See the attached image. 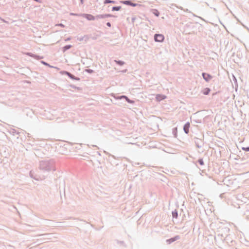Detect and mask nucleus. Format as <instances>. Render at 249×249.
I'll return each mask as SVG.
<instances>
[{
    "mask_svg": "<svg viewBox=\"0 0 249 249\" xmlns=\"http://www.w3.org/2000/svg\"><path fill=\"white\" fill-rule=\"evenodd\" d=\"M39 168L43 171H55V160L53 159L43 160L39 161Z\"/></svg>",
    "mask_w": 249,
    "mask_h": 249,
    "instance_id": "nucleus-1",
    "label": "nucleus"
},
{
    "mask_svg": "<svg viewBox=\"0 0 249 249\" xmlns=\"http://www.w3.org/2000/svg\"><path fill=\"white\" fill-rule=\"evenodd\" d=\"M60 73L63 75H67L72 80H76V81H80V78L78 77H76L74 76L73 74H71V72L66 71H60Z\"/></svg>",
    "mask_w": 249,
    "mask_h": 249,
    "instance_id": "nucleus-2",
    "label": "nucleus"
},
{
    "mask_svg": "<svg viewBox=\"0 0 249 249\" xmlns=\"http://www.w3.org/2000/svg\"><path fill=\"white\" fill-rule=\"evenodd\" d=\"M120 2L121 3H123L124 4L128 5V6H131L132 7H136V6H142L141 4L133 2L132 0H122V1H120Z\"/></svg>",
    "mask_w": 249,
    "mask_h": 249,
    "instance_id": "nucleus-3",
    "label": "nucleus"
},
{
    "mask_svg": "<svg viewBox=\"0 0 249 249\" xmlns=\"http://www.w3.org/2000/svg\"><path fill=\"white\" fill-rule=\"evenodd\" d=\"M194 142L195 143L196 146L197 148H201L204 145V143L203 140L201 139H199L197 137H195L194 138Z\"/></svg>",
    "mask_w": 249,
    "mask_h": 249,
    "instance_id": "nucleus-4",
    "label": "nucleus"
},
{
    "mask_svg": "<svg viewBox=\"0 0 249 249\" xmlns=\"http://www.w3.org/2000/svg\"><path fill=\"white\" fill-rule=\"evenodd\" d=\"M154 40L157 42H162L164 41V36L162 34H156L154 36Z\"/></svg>",
    "mask_w": 249,
    "mask_h": 249,
    "instance_id": "nucleus-5",
    "label": "nucleus"
},
{
    "mask_svg": "<svg viewBox=\"0 0 249 249\" xmlns=\"http://www.w3.org/2000/svg\"><path fill=\"white\" fill-rule=\"evenodd\" d=\"M114 17L116 18V16L110 14H100L97 15L96 16V19H103L107 18H111Z\"/></svg>",
    "mask_w": 249,
    "mask_h": 249,
    "instance_id": "nucleus-6",
    "label": "nucleus"
},
{
    "mask_svg": "<svg viewBox=\"0 0 249 249\" xmlns=\"http://www.w3.org/2000/svg\"><path fill=\"white\" fill-rule=\"evenodd\" d=\"M81 16L88 20H94L96 19V16H94L89 14H81Z\"/></svg>",
    "mask_w": 249,
    "mask_h": 249,
    "instance_id": "nucleus-7",
    "label": "nucleus"
},
{
    "mask_svg": "<svg viewBox=\"0 0 249 249\" xmlns=\"http://www.w3.org/2000/svg\"><path fill=\"white\" fill-rule=\"evenodd\" d=\"M194 27V25L193 23H187L184 26V28H185L184 32H186V34H189L190 33L189 30L193 29Z\"/></svg>",
    "mask_w": 249,
    "mask_h": 249,
    "instance_id": "nucleus-8",
    "label": "nucleus"
},
{
    "mask_svg": "<svg viewBox=\"0 0 249 249\" xmlns=\"http://www.w3.org/2000/svg\"><path fill=\"white\" fill-rule=\"evenodd\" d=\"M202 76L204 80L207 82L213 78V76L210 74L206 72H202Z\"/></svg>",
    "mask_w": 249,
    "mask_h": 249,
    "instance_id": "nucleus-9",
    "label": "nucleus"
},
{
    "mask_svg": "<svg viewBox=\"0 0 249 249\" xmlns=\"http://www.w3.org/2000/svg\"><path fill=\"white\" fill-rule=\"evenodd\" d=\"M26 54L29 56L33 57L36 60H40L43 59L44 57L43 56L38 55L36 54H34L32 53L28 52L26 53Z\"/></svg>",
    "mask_w": 249,
    "mask_h": 249,
    "instance_id": "nucleus-10",
    "label": "nucleus"
},
{
    "mask_svg": "<svg viewBox=\"0 0 249 249\" xmlns=\"http://www.w3.org/2000/svg\"><path fill=\"white\" fill-rule=\"evenodd\" d=\"M179 239H180V236L179 235H176L173 237L167 239L166 242L167 244H170Z\"/></svg>",
    "mask_w": 249,
    "mask_h": 249,
    "instance_id": "nucleus-11",
    "label": "nucleus"
},
{
    "mask_svg": "<svg viewBox=\"0 0 249 249\" xmlns=\"http://www.w3.org/2000/svg\"><path fill=\"white\" fill-rule=\"evenodd\" d=\"M190 126V124L189 122H186L183 126V131L184 133L188 134L189 132V128Z\"/></svg>",
    "mask_w": 249,
    "mask_h": 249,
    "instance_id": "nucleus-12",
    "label": "nucleus"
},
{
    "mask_svg": "<svg viewBox=\"0 0 249 249\" xmlns=\"http://www.w3.org/2000/svg\"><path fill=\"white\" fill-rule=\"evenodd\" d=\"M166 98V96L163 94H158L156 95V99L157 101L160 102Z\"/></svg>",
    "mask_w": 249,
    "mask_h": 249,
    "instance_id": "nucleus-13",
    "label": "nucleus"
},
{
    "mask_svg": "<svg viewBox=\"0 0 249 249\" xmlns=\"http://www.w3.org/2000/svg\"><path fill=\"white\" fill-rule=\"evenodd\" d=\"M210 91L211 89L210 88H206L202 91V92L204 95H207L210 93Z\"/></svg>",
    "mask_w": 249,
    "mask_h": 249,
    "instance_id": "nucleus-14",
    "label": "nucleus"
},
{
    "mask_svg": "<svg viewBox=\"0 0 249 249\" xmlns=\"http://www.w3.org/2000/svg\"><path fill=\"white\" fill-rule=\"evenodd\" d=\"M172 216L173 218L177 219L178 217V212L177 210H175L172 212Z\"/></svg>",
    "mask_w": 249,
    "mask_h": 249,
    "instance_id": "nucleus-15",
    "label": "nucleus"
},
{
    "mask_svg": "<svg viewBox=\"0 0 249 249\" xmlns=\"http://www.w3.org/2000/svg\"><path fill=\"white\" fill-rule=\"evenodd\" d=\"M71 47H72L71 45H66L62 48V51L63 53H64L66 51H67V50H68L69 49H71Z\"/></svg>",
    "mask_w": 249,
    "mask_h": 249,
    "instance_id": "nucleus-16",
    "label": "nucleus"
},
{
    "mask_svg": "<svg viewBox=\"0 0 249 249\" xmlns=\"http://www.w3.org/2000/svg\"><path fill=\"white\" fill-rule=\"evenodd\" d=\"M172 134L175 138H177L178 136V128L177 127H174L172 129Z\"/></svg>",
    "mask_w": 249,
    "mask_h": 249,
    "instance_id": "nucleus-17",
    "label": "nucleus"
},
{
    "mask_svg": "<svg viewBox=\"0 0 249 249\" xmlns=\"http://www.w3.org/2000/svg\"><path fill=\"white\" fill-rule=\"evenodd\" d=\"M152 12L157 17H158L160 16V12L157 9H152Z\"/></svg>",
    "mask_w": 249,
    "mask_h": 249,
    "instance_id": "nucleus-18",
    "label": "nucleus"
},
{
    "mask_svg": "<svg viewBox=\"0 0 249 249\" xmlns=\"http://www.w3.org/2000/svg\"><path fill=\"white\" fill-rule=\"evenodd\" d=\"M114 62L119 66H122L124 64V62L120 60H115Z\"/></svg>",
    "mask_w": 249,
    "mask_h": 249,
    "instance_id": "nucleus-19",
    "label": "nucleus"
},
{
    "mask_svg": "<svg viewBox=\"0 0 249 249\" xmlns=\"http://www.w3.org/2000/svg\"><path fill=\"white\" fill-rule=\"evenodd\" d=\"M122 8V7L121 6H113L112 8V11H118L120 10Z\"/></svg>",
    "mask_w": 249,
    "mask_h": 249,
    "instance_id": "nucleus-20",
    "label": "nucleus"
},
{
    "mask_svg": "<svg viewBox=\"0 0 249 249\" xmlns=\"http://www.w3.org/2000/svg\"><path fill=\"white\" fill-rule=\"evenodd\" d=\"M117 2L115 0H105L104 1V3L105 4H108V3H113V4H115Z\"/></svg>",
    "mask_w": 249,
    "mask_h": 249,
    "instance_id": "nucleus-21",
    "label": "nucleus"
},
{
    "mask_svg": "<svg viewBox=\"0 0 249 249\" xmlns=\"http://www.w3.org/2000/svg\"><path fill=\"white\" fill-rule=\"evenodd\" d=\"M85 38H86V40H89V37L88 36H84L78 37L77 39L80 41H82L84 40Z\"/></svg>",
    "mask_w": 249,
    "mask_h": 249,
    "instance_id": "nucleus-22",
    "label": "nucleus"
},
{
    "mask_svg": "<svg viewBox=\"0 0 249 249\" xmlns=\"http://www.w3.org/2000/svg\"><path fill=\"white\" fill-rule=\"evenodd\" d=\"M125 100L128 103H129V104H133L135 103V101L134 100L130 99L127 96L125 99Z\"/></svg>",
    "mask_w": 249,
    "mask_h": 249,
    "instance_id": "nucleus-23",
    "label": "nucleus"
},
{
    "mask_svg": "<svg viewBox=\"0 0 249 249\" xmlns=\"http://www.w3.org/2000/svg\"><path fill=\"white\" fill-rule=\"evenodd\" d=\"M10 133L13 134V135L19 134V132L15 129H12L10 131Z\"/></svg>",
    "mask_w": 249,
    "mask_h": 249,
    "instance_id": "nucleus-24",
    "label": "nucleus"
},
{
    "mask_svg": "<svg viewBox=\"0 0 249 249\" xmlns=\"http://www.w3.org/2000/svg\"><path fill=\"white\" fill-rule=\"evenodd\" d=\"M40 62H41V64H43V65H45V66H46L49 67H50V68H54V67L51 66L49 63H47V62H45V61H44L41 60V61H40Z\"/></svg>",
    "mask_w": 249,
    "mask_h": 249,
    "instance_id": "nucleus-25",
    "label": "nucleus"
},
{
    "mask_svg": "<svg viewBox=\"0 0 249 249\" xmlns=\"http://www.w3.org/2000/svg\"><path fill=\"white\" fill-rule=\"evenodd\" d=\"M197 162L200 165H203L204 164V162L202 158H199L197 160Z\"/></svg>",
    "mask_w": 249,
    "mask_h": 249,
    "instance_id": "nucleus-26",
    "label": "nucleus"
},
{
    "mask_svg": "<svg viewBox=\"0 0 249 249\" xmlns=\"http://www.w3.org/2000/svg\"><path fill=\"white\" fill-rule=\"evenodd\" d=\"M85 71L90 74L94 72V71L90 69H85Z\"/></svg>",
    "mask_w": 249,
    "mask_h": 249,
    "instance_id": "nucleus-27",
    "label": "nucleus"
},
{
    "mask_svg": "<svg viewBox=\"0 0 249 249\" xmlns=\"http://www.w3.org/2000/svg\"><path fill=\"white\" fill-rule=\"evenodd\" d=\"M116 242H117V243L118 244H120V245H122V246H123L125 247H126L125 244V243H124V241H119V240H116Z\"/></svg>",
    "mask_w": 249,
    "mask_h": 249,
    "instance_id": "nucleus-28",
    "label": "nucleus"
},
{
    "mask_svg": "<svg viewBox=\"0 0 249 249\" xmlns=\"http://www.w3.org/2000/svg\"><path fill=\"white\" fill-rule=\"evenodd\" d=\"M70 87L72 89H77L78 90H80L81 89V88L80 87H76V86L74 85H70Z\"/></svg>",
    "mask_w": 249,
    "mask_h": 249,
    "instance_id": "nucleus-29",
    "label": "nucleus"
},
{
    "mask_svg": "<svg viewBox=\"0 0 249 249\" xmlns=\"http://www.w3.org/2000/svg\"><path fill=\"white\" fill-rule=\"evenodd\" d=\"M127 96H125V95H121V96H118L116 98V99H118V100H121V99H125L126 97Z\"/></svg>",
    "mask_w": 249,
    "mask_h": 249,
    "instance_id": "nucleus-30",
    "label": "nucleus"
},
{
    "mask_svg": "<svg viewBox=\"0 0 249 249\" xmlns=\"http://www.w3.org/2000/svg\"><path fill=\"white\" fill-rule=\"evenodd\" d=\"M30 176L31 178H32L36 180H38V178H37L35 176H34L32 171L30 172Z\"/></svg>",
    "mask_w": 249,
    "mask_h": 249,
    "instance_id": "nucleus-31",
    "label": "nucleus"
},
{
    "mask_svg": "<svg viewBox=\"0 0 249 249\" xmlns=\"http://www.w3.org/2000/svg\"><path fill=\"white\" fill-rule=\"evenodd\" d=\"M242 149L245 151L249 152V146L248 147H242Z\"/></svg>",
    "mask_w": 249,
    "mask_h": 249,
    "instance_id": "nucleus-32",
    "label": "nucleus"
},
{
    "mask_svg": "<svg viewBox=\"0 0 249 249\" xmlns=\"http://www.w3.org/2000/svg\"><path fill=\"white\" fill-rule=\"evenodd\" d=\"M71 16H81V14H76V13H71L70 14Z\"/></svg>",
    "mask_w": 249,
    "mask_h": 249,
    "instance_id": "nucleus-33",
    "label": "nucleus"
},
{
    "mask_svg": "<svg viewBox=\"0 0 249 249\" xmlns=\"http://www.w3.org/2000/svg\"><path fill=\"white\" fill-rule=\"evenodd\" d=\"M174 7H177L176 5L175 4H171L170 7L173 9H174Z\"/></svg>",
    "mask_w": 249,
    "mask_h": 249,
    "instance_id": "nucleus-34",
    "label": "nucleus"
},
{
    "mask_svg": "<svg viewBox=\"0 0 249 249\" xmlns=\"http://www.w3.org/2000/svg\"><path fill=\"white\" fill-rule=\"evenodd\" d=\"M233 80L234 81V83L237 84V79L234 75H233Z\"/></svg>",
    "mask_w": 249,
    "mask_h": 249,
    "instance_id": "nucleus-35",
    "label": "nucleus"
},
{
    "mask_svg": "<svg viewBox=\"0 0 249 249\" xmlns=\"http://www.w3.org/2000/svg\"><path fill=\"white\" fill-rule=\"evenodd\" d=\"M106 24H107V26H108V27H111V24L110 22H107Z\"/></svg>",
    "mask_w": 249,
    "mask_h": 249,
    "instance_id": "nucleus-36",
    "label": "nucleus"
},
{
    "mask_svg": "<svg viewBox=\"0 0 249 249\" xmlns=\"http://www.w3.org/2000/svg\"><path fill=\"white\" fill-rule=\"evenodd\" d=\"M58 26H59L61 27H65V25L64 24H63L62 23H59L58 24Z\"/></svg>",
    "mask_w": 249,
    "mask_h": 249,
    "instance_id": "nucleus-37",
    "label": "nucleus"
},
{
    "mask_svg": "<svg viewBox=\"0 0 249 249\" xmlns=\"http://www.w3.org/2000/svg\"><path fill=\"white\" fill-rule=\"evenodd\" d=\"M71 39V37H69L65 39V41H68L70 40Z\"/></svg>",
    "mask_w": 249,
    "mask_h": 249,
    "instance_id": "nucleus-38",
    "label": "nucleus"
},
{
    "mask_svg": "<svg viewBox=\"0 0 249 249\" xmlns=\"http://www.w3.org/2000/svg\"><path fill=\"white\" fill-rule=\"evenodd\" d=\"M80 3L81 4H83L84 3V0H80Z\"/></svg>",
    "mask_w": 249,
    "mask_h": 249,
    "instance_id": "nucleus-39",
    "label": "nucleus"
},
{
    "mask_svg": "<svg viewBox=\"0 0 249 249\" xmlns=\"http://www.w3.org/2000/svg\"><path fill=\"white\" fill-rule=\"evenodd\" d=\"M135 20V18H132V22H134Z\"/></svg>",
    "mask_w": 249,
    "mask_h": 249,
    "instance_id": "nucleus-40",
    "label": "nucleus"
},
{
    "mask_svg": "<svg viewBox=\"0 0 249 249\" xmlns=\"http://www.w3.org/2000/svg\"><path fill=\"white\" fill-rule=\"evenodd\" d=\"M196 122L197 123H201V121H199V120L196 121Z\"/></svg>",
    "mask_w": 249,
    "mask_h": 249,
    "instance_id": "nucleus-41",
    "label": "nucleus"
},
{
    "mask_svg": "<svg viewBox=\"0 0 249 249\" xmlns=\"http://www.w3.org/2000/svg\"><path fill=\"white\" fill-rule=\"evenodd\" d=\"M86 42H87L88 40H86V38H85L84 40Z\"/></svg>",
    "mask_w": 249,
    "mask_h": 249,
    "instance_id": "nucleus-42",
    "label": "nucleus"
},
{
    "mask_svg": "<svg viewBox=\"0 0 249 249\" xmlns=\"http://www.w3.org/2000/svg\"><path fill=\"white\" fill-rule=\"evenodd\" d=\"M216 93H217V92H215V93H213V95H215Z\"/></svg>",
    "mask_w": 249,
    "mask_h": 249,
    "instance_id": "nucleus-43",
    "label": "nucleus"
},
{
    "mask_svg": "<svg viewBox=\"0 0 249 249\" xmlns=\"http://www.w3.org/2000/svg\"><path fill=\"white\" fill-rule=\"evenodd\" d=\"M126 70H125L124 71H123V72H126Z\"/></svg>",
    "mask_w": 249,
    "mask_h": 249,
    "instance_id": "nucleus-44",
    "label": "nucleus"
}]
</instances>
